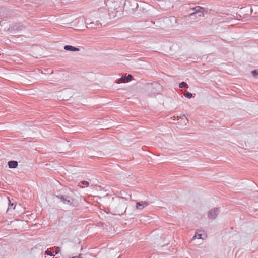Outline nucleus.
<instances>
[{"label": "nucleus", "instance_id": "nucleus-11", "mask_svg": "<svg viewBox=\"0 0 258 258\" xmlns=\"http://www.w3.org/2000/svg\"><path fill=\"white\" fill-rule=\"evenodd\" d=\"M187 86H188V85L185 82H182L179 85V87L180 88H186V87H187Z\"/></svg>", "mask_w": 258, "mask_h": 258}, {"label": "nucleus", "instance_id": "nucleus-8", "mask_svg": "<svg viewBox=\"0 0 258 258\" xmlns=\"http://www.w3.org/2000/svg\"><path fill=\"white\" fill-rule=\"evenodd\" d=\"M64 49L67 51H79V48H76L71 45H66L64 47Z\"/></svg>", "mask_w": 258, "mask_h": 258}, {"label": "nucleus", "instance_id": "nucleus-15", "mask_svg": "<svg viewBox=\"0 0 258 258\" xmlns=\"http://www.w3.org/2000/svg\"><path fill=\"white\" fill-rule=\"evenodd\" d=\"M45 254L48 255H49V256H53V254H52V253L49 251L48 249H47V250L45 251Z\"/></svg>", "mask_w": 258, "mask_h": 258}, {"label": "nucleus", "instance_id": "nucleus-5", "mask_svg": "<svg viewBox=\"0 0 258 258\" xmlns=\"http://www.w3.org/2000/svg\"><path fill=\"white\" fill-rule=\"evenodd\" d=\"M148 203L146 201H140L137 202L136 204V208L139 210H142L144 208L146 207Z\"/></svg>", "mask_w": 258, "mask_h": 258}, {"label": "nucleus", "instance_id": "nucleus-7", "mask_svg": "<svg viewBox=\"0 0 258 258\" xmlns=\"http://www.w3.org/2000/svg\"><path fill=\"white\" fill-rule=\"evenodd\" d=\"M201 231L197 232L193 237V239L195 238L204 239L207 237L206 234L204 231H202V233H200Z\"/></svg>", "mask_w": 258, "mask_h": 258}, {"label": "nucleus", "instance_id": "nucleus-12", "mask_svg": "<svg viewBox=\"0 0 258 258\" xmlns=\"http://www.w3.org/2000/svg\"><path fill=\"white\" fill-rule=\"evenodd\" d=\"M252 74L253 77L258 78V70H255L252 71Z\"/></svg>", "mask_w": 258, "mask_h": 258}, {"label": "nucleus", "instance_id": "nucleus-6", "mask_svg": "<svg viewBox=\"0 0 258 258\" xmlns=\"http://www.w3.org/2000/svg\"><path fill=\"white\" fill-rule=\"evenodd\" d=\"M153 88L155 89V91H153L155 94H158L163 90L162 86L158 83L154 84L153 85Z\"/></svg>", "mask_w": 258, "mask_h": 258}, {"label": "nucleus", "instance_id": "nucleus-1", "mask_svg": "<svg viewBox=\"0 0 258 258\" xmlns=\"http://www.w3.org/2000/svg\"><path fill=\"white\" fill-rule=\"evenodd\" d=\"M56 197L60 199L64 204L71 205L73 207L76 206V202L71 197L66 195H56Z\"/></svg>", "mask_w": 258, "mask_h": 258}, {"label": "nucleus", "instance_id": "nucleus-13", "mask_svg": "<svg viewBox=\"0 0 258 258\" xmlns=\"http://www.w3.org/2000/svg\"><path fill=\"white\" fill-rule=\"evenodd\" d=\"M184 96L188 98H191L192 97V94L189 92H186L184 94Z\"/></svg>", "mask_w": 258, "mask_h": 258}, {"label": "nucleus", "instance_id": "nucleus-10", "mask_svg": "<svg viewBox=\"0 0 258 258\" xmlns=\"http://www.w3.org/2000/svg\"><path fill=\"white\" fill-rule=\"evenodd\" d=\"M8 200H9V204L8 208L7 210V212L9 213L10 212L11 209L12 208L13 209H14L15 208L16 205H15L13 206L14 204L13 203H11L10 200L9 198H8Z\"/></svg>", "mask_w": 258, "mask_h": 258}, {"label": "nucleus", "instance_id": "nucleus-4", "mask_svg": "<svg viewBox=\"0 0 258 258\" xmlns=\"http://www.w3.org/2000/svg\"><path fill=\"white\" fill-rule=\"evenodd\" d=\"M192 9L195 11V12L190 14L191 16L200 13V14H199V16H204V11L205 10L204 8L200 6H196L193 8Z\"/></svg>", "mask_w": 258, "mask_h": 258}, {"label": "nucleus", "instance_id": "nucleus-2", "mask_svg": "<svg viewBox=\"0 0 258 258\" xmlns=\"http://www.w3.org/2000/svg\"><path fill=\"white\" fill-rule=\"evenodd\" d=\"M86 27L89 29H98L101 26V23L99 21L95 22H86Z\"/></svg>", "mask_w": 258, "mask_h": 258}, {"label": "nucleus", "instance_id": "nucleus-19", "mask_svg": "<svg viewBox=\"0 0 258 258\" xmlns=\"http://www.w3.org/2000/svg\"><path fill=\"white\" fill-rule=\"evenodd\" d=\"M184 118H185V116L184 114H183L181 116H180V118H181V119H184Z\"/></svg>", "mask_w": 258, "mask_h": 258}, {"label": "nucleus", "instance_id": "nucleus-3", "mask_svg": "<svg viewBox=\"0 0 258 258\" xmlns=\"http://www.w3.org/2000/svg\"><path fill=\"white\" fill-rule=\"evenodd\" d=\"M219 209L218 208H214L210 210L208 213V217L212 219H214L217 216Z\"/></svg>", "mask_w": 258, "mask_h": 258}, {"label": "nucleus", "instance_id": "nucleus-18", "mask_svg": "<svg viewBox=\"0 0 258 258\" xmlns=\"http://www.w3.org/2000/svg\"><path fill=\"white\" fill-rule=\"evenodd\" d=\"M133 76L131 75H128L127 77L126 78V79H131L132 78Z\"/></svg>", "mask_w": 258, "mask_h": 258}, {"label": "nucleus", "instance_id": "nucleus-9", "mask_svg": "<svg viewBox=\"0 0 258 258\" xmlns=\"http://www.w3.org/2000/svg\"><path fill=\"white\" fill-rule=\"evenodd\" d=\"M8 165L10 168H15L18 166V162L16 161H10L8 162Z\"/></svg>", "mask_w": 258, "mask_h": 258}, {"label": "nucleus", "instance_id": "nucleus-17", "mask_svg": "<svg viewBox=\"0 0 258 258\" xmlns=\"http://www.w3.org/2000/svg\"><path fill=\"white\" fill-rule=\"evenodd\" d=\"M60 251V248L57 247L55 249V253L57 254Z\"/></svg>", "mask_w": 258, "mask_h": 258}, {"label": "nucleus", "instance_id": "nucleus-16", "mask_svg": "<svg viewBox=\"0 0 258 258\" xmlns=\"http://www.w3.org/2000/svg\"><path fill=\"white\" fill-rule=\"evenodd\" d=\"M81 183L83 185H85L86 186H88L89 184V182L87 181H82Z\"/></svg>", "mask_w": 258, "mask_h": 258}, {"label": "nucleus", "instance_id": "nucleus-14", "mask_svg": "<svg viewBox=\"0 0 258 258\" xmlns=\"http://www.w3.org/2000/svg\"><path fill=\"white\" fill-rule=\"evenodd\" d=\"M126 79L125 76H122L117 81V83H121Z\"/></svg>", "mask_w": 258, "mask_h": 258}]
</instances>
